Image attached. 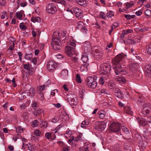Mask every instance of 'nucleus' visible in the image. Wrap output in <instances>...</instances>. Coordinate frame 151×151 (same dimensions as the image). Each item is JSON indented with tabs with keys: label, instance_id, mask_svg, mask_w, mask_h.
Returning a JSON list of instances; mask_svg holds the SVG:
<instances>
[{
	"label": "nucleus",
	"instance_id": "40",
	"mask_svg": "<svg viewBox=\"0 0 151 151\" xmlns=\"http://www.w3.org/2000/svg\"><path fill=\"white\" fill-rule=\"evenodd\" d=\"M32 57V55L31 54H26L24 56V58L26 59L30 60Z\"/></svg>",
	"mask_w": 151,
	"mask_h": 151
},
{
	"label": "nucleus",
	"instance_id": "14",
	"mask_svg": "<svg viewBox=\"0 0 151 151\" xmlns=\"http://www.w3.org/2000/svg\"><path fill=\"white\" fill-rule=\"evenodd\" d=\"M115 80L121 83H125L124 79L122 77V76L119 75L117 76L116 78H115Z\"/></svg>",
	"mask_w": 151,
	"mask_h": 151
},
{
	"label": "nucleus",
	"instance_id": "15",
	"mask_svg": "<svg viewBox=\"0 0 151 151\" xmlns=\"http://www.w3.org/2000/svg\"><path fill=\"white\" fill-rule=\"evenodd\" d=\"M43 112V110L40 108L37 110H35L33 112V114L35 116H38L41 114Z\"/></svg>",
	"mask_w": 151,
	"mask_h": 151
},
{
	"label": "nucleus",
	"instance_id": "8",
	"mask_svg": "<svg viewBox=\"0 0 151 151\" xmlns=\"http://www.w3.org/2000/svg\"><path fill=\"white\" fill-rule=\"evenodd\" d=\"M57 67V65L56 63L53 61H49L47 64V69L50 71H53Z\"/></svg>",
	"mask_w": 151,
	"mask_h": 151
},
{
	"label": "nucleus",
	"instance_id": "6",
	"mask_svg": "<svg viewBox=\"0 0 151 151\" xmlns=\"http://www.w3.org/2000/svg\"><path fill=\"white\" fill-rule=\"evenodd\" d=\"M127 56V55L123 53H122L117 55L114 59V65L117 66L119 64V62L123 59H124Z\"/></svg>",
	"mask_w": 151,
	"mask_h": 151
},
{
	"label": "nucleus",
	"instance_id": "48",
	"mask_svg": "<svg viewBox=\"0 0 151 151\" xmlns=\"http://www.w3.org/2000/svg\"><path fill=\"white\" fill-rule=\"evenodd\" d=\"M34 71V69L33 68L32 66H31V67L29 68V70L28 71L29 74V75L33 74Z\"/></svg>",
	"mask_w": 151,
	"mask_h": 151
},
{
	"label": "nucleus",
	"instance_id": "57",
	"mask_svg": "<svg viewBox=\"0 0 151 151\" xmlns=\"http://www.w3.org/2000/svg\"><path fill=\"white\" fill-rule=\"evenodd\" d=\"M34 133L37 136H40L41 134L40 131L38 129L35 130L34 131Z\"/></svg>",
	"mask_w": 151,
	"mask_h": 151
},
{
	"label": "nucleus",
	"instance_id": "5",
	"mask_svg": "<svg viewBox=\"0 0 151 151\" xmlns=\"http://www.w3.org/2000/svg\"><path fill=\"white\" fill-rule=\"evenodd\" d=\"M47 12L49 14H53L57 10L56 6L52 3H49L46 7Z\"/></svg>",
	"mask_w": 151,
	"mask_h": 151
},
{
	"label": "nucleus",
	"instance_id": "12",
	"mask_svg": "<svg viewBox=\"0 0 151 151\" xmlns=\"http://www.w3.org/2000/svg\"><path fill=\"white\" fill-rule=\"evenodd\" d=\"M139 124L141 126H145L147 124V121L142 118H139L137 117L136 118Z\"/></svg>",
	"mask_w": 151,
	"mask_h": 151
},
{
	"label": "nucleus",
	"instance_id": "17",
	"mask_svg": "<svg viewBox=\"0 0 151 151\" xmlns=\"http://www.w3.org/2000/svg\"><path fill=\"white\" fill-rule=\"evenodd\" d=\"M124 112L127 114L132 115L133 114V112L131 110L129 106H126L124 107Z\"/></svg>",
	"mask_w": 151,
	"mask_h": 151
},
{
	"label": "nucleus",
	"instance_id": "46",
	"mask_svg": "<svg viewBox=\"0 0 151 151\" xmlns=\"http://www.w3.org/2000/svg\"><path fill=\"white\" fill-rule=\"evenodd\" d=\"M115 151H121V146L117 145L114 147Z\"/></svg>",
	"mask_w": 151,
	"mask_h": 151
},
{
	"label": "nucleus",
	"instance_id": "19",
	"mask_svg": "<svg viewBox=\"0 0 151 151\" xmlns=\"http://www.w3.org/2000/svg\"><path fill=\"white\" fill-rule=\"evenodd\" d=\"M88 65L87 64H83L81 67V70L82 72L87 71L88 70Z\"/></svg>",
	"mask_w": 151,
	"mask_h": 151
},
{
	"label": "nucleus",
	"instance_id": "9",
	"mask_svg": "<svg viewBox=\"0 0 151 151\" xmlns=\"http://www.w3.org/2000/svg\"><path fill=\"white\" fill-rule=\"evenodd\" d=\"M121 127V125L118 122H114V133H116L117 135L121 134L120 132V128Z\"/></svg>",
	"mask_w": 151,
	"mask_h": 151
},
{
	"label": "nucleus",
	"instance_id": "7",
	"mask_svg": "<svg viewBox=\"0 0 151 151\" xmlns=\"http://www.w3.org/2000/svg\"><path fill=\"white\" fill-rule=\"evenodd\" d=\"M114 70H115V73L116 75L120 74L122 75H124L127 73L126 71L121 68L120 64H118L117 66H114Z\"/></svg>",
	"mask_w": 151,
	"mask_h": 151
},
{
	"label": "nucleus",
	"instance_id": "52",
	"mask_svg": "<svg viewBox=\"0 0 151 151\" xmlns=\"http://www.w3.org/2000/svg\"><path fill=\"white\" fill-rule=\"evenodd\" d=\"M142 14V9H140L135 13L137 16H140Z\"/></svg>",
	"mask_w": 151,
	"mask_h": 151
},
{
	"label": "nucleus",
	"instance_id": "20",
	"mask_svg": "<svg viewBox=\"0 0 151 151\" xmlns=\"http://www.w3.org/2000/svg\"><path fill=\"white\" fill-rule=\"evenodd\" d=\"M145 68L146 70V72H147V73L151 74V65H147L145 66Z\"/></svg>",
	"mask_w": 151,
	"mask_h": 151
},
{
	"label": "nucleus",
	"instance_id": "26",
	"mask_svg": "<svg viewBox=\"0 0 151 151\" xmlns=\"http://www.w3.org/2000/svg\"><path fill=\"white\" fill-rule=\"evenodd\" d=\"M31 20L32 22H40L41 21V19L39 17H37L35 18L32 17L31 18Z\"/></svg>",
	"mask_w": 151,
	"mask_h": 151
},
{
	"label": "nucleus",
	"instance_id": "1",
	"mask_svg": "<svg viewBox=\"0 0 151 151\" xmlns=\"http://www.w3.org/2000/svg\"><path fill=\"white\" fill-rule=\"evenodd\" d=\"M69 45L65 47V52L67 55L71 58V60L74 62L78 61V58L76 54V44L75 41H70L68 42Z\"/></svg>",
	"mask_w": 151,
	"mask_h": 151
},
{
	"label": "nucleus",
	"instance_id": "23",
	"mask_svg": "<svg viewBox=\"0 0 151 151\" xmlns=\"http://www.w3.org/2000/svg\"><path fill=\"white\" fill-rule=\"evenodd\" d=\"M38 99L42 102H45V99L44 96V94L41 92H40L38 96Z\"/></svg>",
	"mask_w": 151,
	"mask_h": 151
},
{
	"label": "nucleus",
	"instance_id": "31",
	"mask_svg": "<svg viewBox=\"0 0 151 151\" xmlns=\"http://www.w3.org/2000/svg\"><path fill=\"white\" fill-rule=\"evenodd\" d=\"M76 2L79 5L83 6L86 4V0H75Z\"/></svg>",
	"mask_w": 151,
	"mask_h": 151
},
{
	"label": "nucleus",
	"instance_id": "36",
	"mask_svg": "<svg viewBox=\"0 0 151 151\" xmlns=\"http://www.w3.org/2000/svg\"><path fill=\"white\" fill-rule=\"evenodd\" d=\"M28 147V149L30 151H35L34 147H33L32 145L30 143H28L27 145Z\"/></svg>",
	"mask_w": 151,
	"mask_h": 151
},
{
	"label": "nucleus",
	"instance_id": "39",
	"mask_svg": "<svg viewBox=\"0 0 151 151\" xmlns=\"http://www.w3.org/2000/svg\"><path fill=\"white\" fill-rule=\"evenodd\" d=\"M127 43L129 45L134 44L135 43V41L132 39H128L127 41Z\"/></svg>",
	"mask_w": 151,
	"mask_h": 151
},
{
	"label": "nucleus",
	"instance_id": "11",
	"mask_svg": "<svg viewBox=\"0 0 151 151\" xmlns=\"http://www.w3.org/2000/svg\"><path fill=\"white\" fill-rule=\"evenodd\" d=\"M73 12L75 14L76 16L78 19L81 18L83 14L81 10L77 8H75L73 9Z\"/></svg>",
	"mask_w": 151,
	"mask_h": 151
},
{
	"label": "nucleus",
	"instance_id": "59",
	"mask_svg": "<svg viewBox=\"0 0 151 151\" xmlns=\"http://www.w3.org/2000/svg\"><path fill=\"white\" fill-rule=\"evenodd\" d=\"M129 68L132 71H134L135 70V67H134V64H132L130 65Z\"/></svg>",
	"mask_w": 151,
	"mask_h": 151
},
{
	"label": "nucleus",
	"instance_id": "45",
	"mask_svg": "<svg viewBox=\"0 0 151 151\" xmlns=\"http://www.w3.org/2000/svg\"><path fill=\"white\" fill-rule=\"evenodd\" d=\"M106 14L103 12H101L100 14V17L103 19H105L106 17Z\"/></svg>",
	"mask_w": 151,
	"mask_h": 151
},
{
	"label": "nucleus",
	"instance_id": "27",
	"mask_svg": "<svg viewBox=\"0 0 151 151\" xmlns=\"http://www.w3.org/2000/svg\"><path fill=\"white\" fill-rule=\"evenodd\" d=\"M108 130L110 132H113V122H109Z\"/></svg>",
	"mask_w": 151,
	"mask_h": 151
},
{
	"label": "nucleus",
	"instance_id": "53",
	"mask_svg": "<svg viewBox=\"0 0 151 151\" xmlns=\"http://www.w3.org/2000/svg\"><path fill=\"white\" fill-rule=\"evenodd\" d=\"M122 129L124 132L125 133H126L127 134H128L129 132V130L128 129L124 126H123V127Z\"/></svg>",
	"mask_w": 151,
	"mask_h": 151
},
{
	"label": "nucleus",
	"instance_id": "2",
	"mask_svg": "<svg viewBox=\"0 0 151 151\" xmlns=\"http://www.w3.org/2000/svg\"><path fill=\"white\" fill-rule=\"evenodd\" d=\"M59 32L56 31L54 32L52 39L51 45L53 49L55 50H60L61 49L60 45V38L59 36Z\"/></svg>",
	"mask_w": 151,
	"mask_h": 151
},
{
	"label": "nucleus",
	"instance_id": "43",
	"mask_svg": "<svg viewBox=\"0 0 151 151\" xmlns=\"http://www.w3.org/2000/svg\"><path fill=\"white\" fill-rule=\"evenodd\" d=\"M31 66V65H29V64L28 63L24 65L23 67L25 70H27V71H28L29 68H30Z\"/></svg>",
	"mask_w": 151,
	"mask_h": 151
},
{
	"label": "nucleus",
	"instance_id": "44",
	"mask_svg": "<svg viewBox=\"0 0 151 151\" xmlns=\"http://www.w3.org/2000/svg\"><path fill=\"white\" fill-rule=\"evenodd\" d=\"M71 135V132L70 130H69L65 134V136L66 138H68L70 137Z\"/></svg>",
	"mask_w": 151,
	"mask_h": 151
},
{
	"label": "nucleus",
	"instance_id": "25",
	"mask_svg": "<svg viewBox=\"0 0 151 151\" xmlns=\"http://www.w3.org/2000/svg\"><path fill=\"white\" fill-rule=\"evenodd\" d=\"M68 72L67 70H64L62 71L61 75L63 78H65L68 76Z\"/></svg>",
	"mask_w": 151,
	"mask_h": 151
},
{
	"label": "nucleus",
	"instance_id": "32",
	"mask_svg": "<svg viewBox=\"0 0 151 151\" xmlns=\"http://www.w3.org/2000/svg\"><path fill=\"white\" fill-rule=\"evenodd\" d=\"M124 17L127 19L130 20L134 18L135 17V15H130L129 14H125Z\"/></svg>",
	"mask_w": 151,
	"mask_h": 151
},
{
	"label": "nucleus",
	"instance_id": "22",
	"mask_svg": "<svg viewBox=\"0 0 151 151\" xmlns=\"http://www.w3.org/2000/svg\"><path fill=\"white\" fill-rule=\"evenodd\" d=\"M89 147L87 145H85L83 147H81L79 148L80 151H89L88 149Z\"/></svg>",
	"mask_w": 151,
	"mask_h": 151
},
{
	"label": "nucleus",
	"instance_id": "41",
	"mask_svg": "<svg viewBox=\"0 0 151 151\" xmlns=\"http://www.w3.org/2000/svg\"><path fill=\"white\" fill-rule=\"evenodd\" d=\"M145 14L146 16L148 17L151 16V11L149 9H147L145 11Z\"/></svg>",
	"mask_w": 151,
	"mask_h": 151
},
{
	"label": "nucleus",
	"instance_id": "38",
	"mask_svg": "<svg viewBox=\"0 0 151 151\" xmlns=\"http://www.w3.org/2000/svg\"><path fill=\"white\" fill-rule=\"evenodd\" d=\"M106 16L109 18H111L113 16V12L112 11H109L106 14Z\"/></svg>",
	"mask_w": 151,
	"mask_h": 151
},
{
	"label": "nucleus",
	"instance_id": "34",
	"mask_svg": "<svg viewBox=\"0 0 151 151\" xmlns=\"http://www.w3.org/2000/svg\"><path fill=\"white\" fill-rule=\"evenodd\" d=\"M124 5L125 6V8L128 9L134 5V4L132 3H125Z\"/></svg>",
	"mask_w": 151,
	"mask_h": 151
},
{
	"label": "nucleus",
	"instance_id": "47",
	"mask_svg": "<svg viewBox=\"0 0 151 151\" xmlns=\"http://www.w3.org/2000/svg\"><path fill=\"white\" fill-rule=\"evenodd\" d=\"M85 92V90L83 89H81L79 92V96L81 98L83 97V96L84 94V93Z\"/></svg>",
	"mask_w": 151,
	"mask_h": 151
},
{
	"label": "nucleus",
	"instance_id": "10",
	"mask_svg": "<svg viewBox=\"0 0 151 151\" xmlns=\"http://www.w3.org/2000/svg\"><path fill=\"white\" fill-rule=\"evenodd\" d=\"M96 129L102 132L106 128V124L104 122H98L96 123Z\"/></svg>",
	"mask_w": 151,
	"mask_h": 151
},
{
	"label": "nucleus",
	"instance_id": "64",
	"mask_svg": "<svg viewBox=\"0 0 151 151\" xmlns=\"http://www.w3.org/2000/svg\"><path fill=\"white\" fill-rule=\"evenodd\" d=\"M63 151H68L69 150V147L68 146H65L63 148Z\"/></svg>",
	"mask_w": 151,
	"mask_h": 151
},
{
	"label": "nucleus",
	"instance_id": "4",
	"mask_svg": "<svg viewBox=\"0 0 151 151\" xmlns=\"http://www.w3.org/2000/svg\"><path fill=\"white\" fill-rule=\"evenodd\" d=\"M85 83L88 87L92 89L96 88L97 86L96 81L93 78L90 76L86 78Z\"/></svg>",
	"mask_w": 151,
	"mask_h": 151
},
{
	"label": "nucleus",
	"instance_id": "54",
	"mask_svg": "<svg viewBox=\"0 0 151 151\" xmlns=\"http://www.w3.org/2000/svg\"><path fill=\"white\" fill-rule=\"evenodd\" d=\"M99 83L102 85H103L104 84V78L103 77H101L100 78V79L99 80Z\"/></svg>",
	"mask_w": 151,
	"mask_h": 151
},
{
	"label": "nucleus",
	"instance_id": "37",
	"mask_svg": "<svg viewBox=\"0 0 151 151\" xmlns=\"http://www.w3.org/2000/svg\"><path fill=\"white\" fill-rule=\"evenodd\" d=\"M52 136V134L49 132H47L45 134V137L48 139H51Z\"/></svg>",
	"mask_w": 151,
	"mask_h": 151
},
{
	"label": "nucleus",
	"instance_id": "56",
	"mask_svg": "<svg viewBox=\"0 0 151 151\" xmlns=\"http://www.w3.org/2000/svg\"><path fill=\"white\" fill-rule=\"evenodd\" d=\"M6 0H0V5L4 6L6 5Z\"/></svg>",
	"mask_w": 151,
	"mask_h": 151
},
{
	"label": "nucleus",
	"instance_id": "30",
	"mask_svg": "<svg viewBox=\"0 0 151 151\" xmlns=\"http://www.w3.org/2000/svg\"><path fill=\"white\" fill-rule=\"evenodd\" d=\"M122 34L124 35H127L133 32V31L132 29H127L122 31Z\"/></svg>",
	"mask_w": 151,
	"mask_h": 151
},
{
	"label": "nucleus",
	"instance_id": "33",
	"mask_svg": "<svg viewBox=\"0 0 151 151\" xmlns=\"http://www.w3.org/2000/svg\"><path fill=\"white\" fill-rule=\"evenodd\" d=\"M83 135L81 134H80L77 137L74 138V141H79L82 139Z\"/></svg>",
	"mask_w": 151,
	"mask_h": 151
},
{
	"label": "nucleus",
	"instance_id": "13",
	"mask_svg": "<svg viewBox=\"0 0 151 151\" xmlns=\"http://www.w3.org/2000/svg\"><path fill=\"white\" fill-rule=\"evenodd\" d=\"M114 95L117 97L122 98L123 96V94L120 90L118 88H116L115 90Z\"/></svg>",
	"mask_w": 151,
	"mask_h": 151
},
{
	"label": "nucleus",
	"instance_id": "50",
	"mask_svg": "<svg viewBox=\"0 0 151 151\" xmlns=\"http://www.w3.org/2000/svg\"><path fill=\"white\" fill-rule=\"evenodd\" d=\"M108 85L110 88L112 89L113 88V81H110L108 83Z\"/></svg>",
	"mask_w": 151,
	"mask_h": 151
},
{
	"label": "nucleus",
	"instance_id": "18",
	"mask_svg": "<svg viewBox=\"0 0 151 151\" xmlns=\"http://www.w3.org/2000/svg\"><path fill=\"white\" fill-rule=\"evenodd\" d=\"M84 26L83 23L81 21H79L76 24V27L77 28L81 29Z\"/></svg>",
	"mask_w": 151,
	"mask_h": 151
},
{
	"label": "nucleus",
	"instance_id": "51",
	"mask_svg": "<svg viewBox=\"0 0 151 151\" xmlns=\"http://www.w3.org/2000/svg\"><path fill=\"white\" fill-rule=\"evenodd\" d=\"M38 122L37 120H35L32 122V126L33 127H35L37 126L38 124Z\"/></svg>",
	"mask_w": 151,
	"mask_h": 151
},
{
	"label": "nucleus",
	"instance_id": "28",
	"mask_svg": "<svg viewBox=\"0 0 151 151\" xmlns=\"http://www.w3.org/2000/svg\"><path fill=\"white\" fill-rule=\"evenodd\" d=\"M76 81L78 83H81V79L79 74H77L76 75Z\"/></svg>",
	"mask_w": 151,
	"mask_h": 151
},
{
	"label": "nucleus",
	"instance_id": "58",
	"mask_svg": "<svg viewBox=\"0 0 151 151\" xmlns=\"http://www.w3.org/2000/svg\"><path fill=\"white\" fill-rule=\"evenodd\" d=\"M30 60H31L32 62L34 64H36L37 62V59L36 58H32Z\"/></svg>",
	"mask_w": 151,
	"mask_h": 151
},
{
	"label": "nucleus",
	"instance_id": "62",
	"mask_svg": "<svg viewBox=\"0 0 151 151\" xmlns=\"http://www.w3.org/2000/svg\"><path fill=\"white\" fill-rule=\"evenodd\" d=\"M37 106V104L36 102H34L33 103L32 106L34 109H36V107Z\"/></svg>",
	"mask_w": 151,
	"mask_h": 151
},
{
	"label": "nucleus",
	"instance_id": "24",
	"mask_svg": "<svg viewBox=\"0 0 151 151\" xmlns=\"http://www.w3.org/2000/svg\"><path fill=\"white\" fill-rule=\"evenodd\" d=\"M68 101L70 104L76 105L77 104V102L76 101L74 98L70 99L68 100Z\"/></svg>",
	"mask_w": 151,
	"mask_h": 151
},
{
	"label": "nucleus",
	"instance_id": "60",
	"mask_svg": "<svg viewBox=\"0 0 151 151\" xmlns=\"http://www.w3.org/2000/svg\"><path fill=\"white\" fill-rule=\"evenodd\" d=\"M86 120L83 121L81 125V127H86Z\"/></svg>",
	"mask_w": 151,
	"mask_h": 151
},
{
	"label": "nucleus",
	"instance_id": "55",
	"mask_svg": "<svg viewBox=\"0 0 151 151\" xmlns=\"http://www.w3.org/2000/svg\"><path fill=\"white\" fill-rule=\"evenodd\" d=\"M54 1L62 4H64L65 3V1L63 0H55Z\"/></svg>",
	"mask_w": 151,
	"mask_h": 151
},
{
	"label": "nucleus",
	"instance_id": "63",
	"mask_svg": "<svg viewBox=\"0 0 151 151\" xmlns=\"http://www.w3.org/2000/svg\"><path fill=\"white\" fill-rule=\"evenodd\" d=\"M27 3L26 2H23L20 4V5L22 7H24L27 5Z\"/></svg>",
	"mask_w": 151,
	"mask_h": 151
},
{
	"label": "nucleus",
	"instance_id": "49",
	"mask_svg": "<svg viewBox=\"0 0 151 151\" xmlns=\"http://www.w3.org/2000/svg\"><path fill=\"white\" fill-rule=\"evenodd\" d=\"M16 14L17 17L19 19H21L22 17V14L20 12H17Z\"/></svg>",
	"mask_w": 151,
	"mask_h": 151
},
{
	"label": "nucleus",
	"instance_id": "21",
	"mask_svg": "<svg viewBox=\"0 0 151 151\" xmlns=\"http://www.w3.org/2000/svg\"><path fill=\"white\" fill-rule=\"evenodd\" d=\"M88 58L87 55L84 54L82 55L81 60L84 63H86L88 61Z\"/></svg>",
	"mask_w": 151,
	"mask_h": 151
},
{
	"label": "nucleus",
	"instance_id": "42",
	"mask_svg": "<svg viewBox=\"0 0 151 151\" xmlns=\"http://www.w3.org/2000/svg\"><path fill=\"white\" fill-rule=\"evenodd\" d=\"M47 86V85H43L42 86H41L39 87V90L40 91H42L46 89Z\"/></svg>",
	"mask_w": 151,
	"mask_h": 151
},
{
	"label": "nucleus",
	"instance_id": "35",
	"mask_svg": "<svg viewBox=\"0 0 151 151\" xmlns=\"http://www.w3.org/2000/svg\"><path fill=\"white\" fill-rule=\"evenodd\" d=\"M150 110H146L145 109H143L142 111L141 112V113L145 115H147V114H149L150 113Z\"/></svg>",
	"mask_w": 151,
	"mask_h": 151
},
{
	"label": "nucleus",
	"instance_id": "16",
	"mask_svg": "<svg viewBox=\"0 0 151 151\" xmlns=\"http://www.w3.org/2000/svg\"><path fill=\"white\" fill-rule=\"evenodd\" d=\"M27 92L28 95L31 97H33L35 94V91L34 88L33 87H31L29 91Z\"/></svg>",
	"mask_w": 151,
	"mask_h": 151
},
{
	"label": "nucleus",
	"instance_id": "61",
	"mask_svg": "<svg viewBox=\"0 0 151 151\" xmlns=\"http://www.w3.org/2000/svg\"><path fill=\"white\" fill-rule=\"evenodd\" d=\"M58 90L57 89H55L51 92L50 94L52 96H54L55 95V91L57 92Z\"/></svg>",
	"mask_w": 151,
	"mask_h": 151
},
{
	"label": "nucleus",
	"instance_id": "29",
	"mask_svg": "<svg viewBox=\"0 0 151 151\" xmlns=\"http://www.w3.org/2000/svg\"><path fill=\"white\" fill-rule=\"evenodd\" d=\"M19 26L20 29L22 31H25L27 29V27L24 25L23 22L20 23Z\"/></svg>",
	"mask_w": 151,
	"mask_h": 151
},
{
	"label": "nucleus",
	"instance_id": "3",
	"mask_svg": "<svg viewBox=\"0 0 151 151\" xmlns=\"http://www.w3.org/2000/svg\"><path fill=\"white\" fill-rule=\"evenodd\" d=\"M111 68V66L109 63H103L100 66V73L103 75H108Z\"/></svg>",
	"mask_w": 151,
	"mask_h": 151
}]
</instances>
